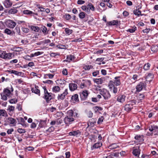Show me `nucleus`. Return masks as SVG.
Returning <instances> with one entry per match:
<instances>
[{
  "instance_id": "f257e3e1",
  "label": "nucleus",
  "mask_w": 158,
  "mask_h": 158,
  "mask_svg": "<svg viewBox=\"0 0 158 158\" xmlns=\"http://www.w3.org/2000/svg\"><path fill=\"white\" fill-rule=\"evenodd\" d=\"M12 95V93L7 88L4 89L3 94H1L2 98L4 100H7V97L10 98Z\"/></svg>"
},
{
  "instance_id": "f03ea898",
  "label": "nucleus",
  "mask_w": 158,
  "mask_h": 158,
  "mask_svg": "<svg viewBox=\"0 0 158 158\" xmlns=\"http://www.w3.org/2000/svg\"><path fill=\"white\" fill-rule=\"evenodd\" d=\"M69 113L70 114L67 116L64 119V121L66 124H68L74 120V118H73V111L70 110Z\"/></svg>"
},
{
  "instance_id": "7ed1b4c3",
  "label": "nucleus",
  "mask_w": 158,
  "mask_h": 158,
  "mask_svg": "<svg viewBox=\"0 0 158 158\" xmlns=\"http://www.w3.org/2000/svg\"><path fill=\"white\" fill-rule=\"evenodd\" d=\"M43 88L44 90V98L46 100L47 102H48L52 98V94L51 93L48 92L45 86L43 87Z\"/></svg>"
},
{
  "instance_id": "20e7f679",
  "label": "nucleus",
  "mask_w": 158,
  "mask_h": 158,
  "mask_svg": "<svg viewBox=\"0 0 158 158\" xmlns=\"http://www.w3.org/2000/svg\"><path fill=\"white\" fill-rule=\"evenodd\" d=\"M148 129L152 134L154 133L155 135H158V126L154 124H150L148 126Z\"/></svg>"
},
{
  "instance_id": "39448f33",
  "label": "nucleus",
  "mask_w": 158,
  "mask_h": 158,
  "mask_svg": "<svg viewBox=\"0 0 158 158\" xmlns=\"http://www.w3.org/2000/svg\"><path fill=\"white\" fill-rule=\"evenodd\" d=\"M100 94L103 96L105 99H108L110 97L109 92L105 89L101 90Z\"/></svg>"
},
{
  "instance_id": "423d86ee",
  "label": "nucleus",
  "mask_w": 158,
  "mask_h": 158,
  "mask_svg": "<svg viewBox=\"0 0 158 158\" xmlns=\"http://www.w3.org/2000/svg\"><path fill=\"white\" fill-rule=\"evenodd\" d=\"M5 24L7 27L10 28H13L15 27L16 23L11 20L8 19L6 21Z\"/></svg>"
},
{
  "instance_id": "0eeeda50",
  "label": "nucleus",
  "mask_w": 158,
  "mask_h": 158,
  "mask_svg": "<svg viewBox=\"0 0 158 158\" xmlns=\"http://www.w3.org/2000/svg\"><path fill=\"white\" fill-rule=\"evenodd\" d=\"M146 84L143 82H140L136 86V91L137 92L140 91L143 88H145Z\"/></svg>"
},
{
  "instance_id": "6e6552de",
  "label": "nucleus",
  "mask_w": 158,
  "mask_h": 158,
  "mask_svg": "<svg viewBox=\"0 0 158 158\" xmlns=\"http://www.w3.org/2000/svg\"><path fill=\"white\" fill-rule=\"evenodd\" d=\"M12 54L11 53H7L3 51L0 54V57L3 59H10Z\"/></svg>"
},
{
  "instance_id": "1a4fd4ad",
  "label": "nucleus",
  "mask_w": 158,
  "mask_h": 158,
  "mask_svg": "<svg viewBox=\"0 0 158 158\" xmlns=\"http://www.w3.org/2000/svg\"><path fill=\"white\" fill-rule=\"evenodd\" d=\"M68 94V89H66L62 94H58L57 96V99L58 100H63L65 98V96Z\"/></svg>"
},
{
  "instance_id": "9d476101",
  "label": "nucleus",
  "mask_w": 158,
  "mask_h": 158,
  "mask_svg": "<svg viewBox=\"0 0 158 158\" xmlns=\"http://www.w3.org/2000/svg\"><path fill=\"white\" fill-rule=\"evenodd\" d=\"M81 134V132L78 130L76 131H73L69 133V135L70 136H76V137L79 136Z\"/></svg>"
},
{
  "instance_id": "9b49d317",
  "label": "nucleus",
  "mask_w": 158,
  "mask_h": 158,
  "mask_svg": "<svg viewBox=\"0 0 158 158\" xmlns=\"http://www.w3.org/2000/svg\"><path fill=\"white\" fill-rule=\"evenodd\" d=\"M7 122L10 124H12L14 126H15L16 121L15 119L11 117H9L7 119Z\"/></svg>"
},
{
  "instance_id": "f8f14e48",
  "label": "nucleus",
  "mask_w": 158,
  "mask_h": 158,
  "mask_svg": "<svg viewBox=\"0 0 158 158\" xmlns=\"http://www.w3.org/2000/svg\"><path fill=\"white\" fill-rule=\"evenodd\" d=\"M120 77H114V80L113 81V82L116 86L119 85L121 84L120 80L119 78Z\"/></svg>"
},
{
  "instance_id": "ddd939ff",
  "label": "nucleus",
  "mask_w": 158,
  "mask_h": 158,
  "mask_svg": "<svg viewBox=\"0 0 158 158\" xmlns=\"http://www.w3.org/2000/svg\"><path fill=\"white\" fill-rule=\"evenodd\" d=\"M89 93L86 90H83L81 94H80V96L81 98L84 99L86 98L88 96Z\"/></svg>"
},
{
  "instance_id": "4468645a",
  "label": "nucleus",
  "mask_w": 158,
  "mask_h": 158,
  "mask_svg": "<svg viewBox=\"0 0 158 158\" xmlns=\"http://www.w3.org/2000/svg\"><path fill=\"white\" fill-rule=\"evenodd\" d=\"M134 149L132 152L133 154L135 156H139V147H136L134 148Z\"/></svg>"
},
{
  "instance_id": "2eb2a0df",
  "label": "nucleus",
  "mask_w": 158,
  "mask_h": 158,
  "mask_svg": "<svg viewBox=\"0 0 158 158\" xmlns=\"http://www.w3.org/2000/svg\"><path fill=\"white\" fill-rule=\"evenodd\" d=\"M69 87L70 90L71 91H73L77 89V85L73 83L69 84Z\"/></svg>"
},
{
  "instance_id": "dca6fc26",
  "label": "nucleus",
  "mask_w": 158,
  "mask_h": 158,
  "mask_svg": "<svg viewBox=\"0 0 158 158\" xmlns=\"http://www.w3.org/2000/svg\"><path fill=\"white\" fill-rule=\"evenodd\" d=\"M4 33L12 36H14L15 35V33L13 31H11L8 28H6L5 30Z\"/></svg>"
},
{
  "instance_id": "f3484780",
  "label": "nucleus",
  "mask_w": 158,
  "mask_h": 158,
  "mask_svg": "<svg viewBox=\"0 0 158 158\" xmlns=\"http://www.w3.org/2000/svg\"><path fill=\"white\" fill-rule=\"evenodd\" d=\"M126 96L123 95H121L118 97L117 101L121 103H123L125 101Z\"/></svg>"
},
{
  "instance_id": "a211bd4d",
  "label": "nucleus",
  "mask_w": 158,
  "mask_h": 158,
  "mask_svg": "<svg viewBox=\"0 0 158 158\" xmlns=\"http://www.w3.org/2000/svg\"><path fill=\"white\" fill-rule=\"evenodd\" d=\"M71 100L74 103L78 102L79 101V99L78 94H75L73 95L71 98Z\"/></svg>"
},
{
  "instance_id": "6ab92c4d",
  "label": "nucleus",
  "mask_w": 158,
  "mask_h": 158,
  "mask_svg": "<svg viewBox=\"0 0 158 158\" xmlns=\"http://www.w3.org/2000/svg\"><path fill=\"white\" fill-rule=\"evenodd\" d=\"M154 77V75L152 73H149L147 76L146 79L147 81H152Z\"/></svg>"
},
{
  "instance_id": "aec40b11",
  "label": "nucleus",
  "mask_w": 158,
  "mask_h": 158,
  "mask_svg": "<svg viewBox=\"0 0 158 158\" xmlns=\"http://www.w3.org/2000/svg\"><path fill=\"white\" fill-rule=\"evenodd\" d=\"M96 119L92 118L89 120L88 123V126L93 127L94 126V124L96 123Z\"/></svg>"
},
{
  "instance_id": "412c9836",
  "label": "nucleus",
  "mask_w": 158,
  "mask_h": 158,
  "mask_svg": "<svg viewBox=\"0 0 158 158\" xmlns=\"http://www.w3.org/2000/svg\"><path fill=\"white\" fill-rule=\"evenodd\" d=\"M38 87L37 86H35L34 88H33L31 89V91L32 92L34 93H35L38 94L39 96L40 95V90L38 89Z\"/></svg>"
},
{
  "instance_id": "4be33fe9",
  "label": "nucleus",
  "mask_w": 158,
  "mask_h": 158,
  "mask_svg": "<svg viewBox=\"0 0 158 158\" xmlns=\"http://www.w3.org/2000/svg\"><path fill=\"white\" fill-rule=\"evenodd\" d=\"M133 106L132 104H126L125 106V110L127 111H129L131 110L132 108H133Z\"/></svg>"
},
{
  "instance_id": "5701e85b",
  "label": "nucleus",
  "mask_w": 158,
  "mask_h": 158,
  "mask_svg": "<svg viewBox=\"0 0 158 158\" xmlns=\"http://www.w3.org/2000/svg\"><path fill=\"white\" fill-rule=\"evenodd\" d=\"M4 4L6 8H9L12 5V3L10 0H5Z\"/></svg>"
},
{
  "instance_id": "b1692460",
  "label": "nucleus",
  "mask_w": 158,
  "mask_h": 158,
  "mask_svg": "<svg viewBox=\"0 0 158 158\" xmlns=\"http://www.w3.org/2000/svg\"><path fill=\"white\" fill-rule=\"evenodd\" d=\"M75 59L74 56L72 55H68L67 56V59L65 61L69 62L71 61L72 60Z\"/></svg>"
},
{
  "instance_id": "393cba45",
  "label": "nucleus",
  "mask_w": 158,
  "mask_h": 158,
  "mask_svg": "<svg viewBox=\"0 0 158 158\" xmlns=\"http://www.w3.org/2000/svg\"><path fill=\"white\" fill-rule=\"evenodd\" d=\"M18 10L15 8H11L8 11V13L11 14H14L17 13Z\"/></svg>"
},
{
  "instance_id": "a878e982",
  "label": "nucleus",
  "mask_w": 158,
  "mask_h": 158,
  "mask_svg": "<svg viewBox=\"0 0 158 158\" xmlns=\"http://www.w3.org/2000/svg\"><path fill=\"white\" fill-rule=\"evenodd\" d=\"M1 116H7V113L5 110L0 109V118H1Z\"/></svg>"
},
{
  "instance_id": "bb28decb",
  "label": "nucleus",
  "mask_w": 158,
  "mask_h": 158,
  "mask_svg": "<svg viewBox=\"0 0 158 158\" xmlns=\"http://www.w3.org/2000/svg\"><path fill=\"white\" fill-rule=\"evenodd\" d=\"M60 89L58 86H55L52 88V91L54 93H57L60 91Z\"/></svg>"
},
{
  "instance_id": "cd10ccee",
  "label": "nucleus",
  "mask_w": 158,
  "mask_h": 158,
  "mask_svg": "<svg viewBox=\"0 0 158 158\" xmlns=\"http://www.w3.org/2000/svg\"><path fill=\"white\" fill-rule=\"evenodd\" d=\"M115 85L113 82V81H110L108 84V87L111 91L112 90V89L115 87Z\"/></svg>"
},
{
  "instance_id": "c85d7f7f",
  "label": "nucleus",
  "mask_w": 158,
  "mask_h": 158,
  "mask_svg": "<svg viewBox=\"0 0 158 158\" xmlns=\"http://www.w3.org/2000/svg\"><path fill=\"white\" fill-rule=\"evenodd\" d=\"M133 12L135 15H137L138 16L140 15L141 16H142L143 15V14H141V11L138 10L136 9L134 10Z\"/></svg>"
},
{
  "instance_id": "c756f323",
  "label": "nucleus",
  "mask_w": 158,
  "mask_h": 158,
  "mask_svg": "<svg viewBox=\"0 0 158 158\" xmlns=\"http://www.w3.org/2000/svg\"><path fill=\"white\" fill-rule=\"evenodd\" d=\"M23 13L24 14L27 15H31L32 14H35V13L32 11L28 10H24L23 11Z\"/></svg>"
},
{
  "instance_id": "7c9ffc66",
  "label": "nucleus",
  "mask_w": 158,
  "mask_h": 158,
  "mask_svg": "<svg viewBox=\"0 0 158 158\" xmlns=\"http://www.w3.org/2000/svg\"><path fill=\"white\" fill-rule=\"evenodd\" d=\"M118 20H113L112 21H110L108 22V24L109 25H115L118 24Z\"/></svg>"
},
{
  "instance_id": "2f4dec72",
  "label": "nucleus",
  "mask_w": 158,
  "mask_h": 158,
  "mask_svg": "<svg viewBox=\"0 0 158 158\" xmlns=\"http://www.w3.org/2000/svg\"><path fill=\"white\" fill-rule=\"evenodd\" d=\"M81 8L82 10L86 12L88 14L90 12V9L88 8L87 6H82Z\"/></svg>"
},
{
  "instance_id": "473e14b6",
  "label": "nucleus",
  "mask_w": 158,
  "mask_h": 158,
  "mask_svg": "<svg viewBox=\"0 0 158 158\" xmlns=\"http://www.w3.org/2000/svg\"><path fill=\"white\" fill-rule=\"evenodd\" d=\"M46 124V122L45 121H43L41 120L40 123H39V126L41 127H45Z\"/></svg>"
},
{
  "instance_id": "72a5a7b5",
  "label": "nucleus",
  "mask_w": 158,
  "mask_h": 158,
  "mask_svg": "<svg viewBox=\"0 0 158 158\" xmlns=\"http://www.w3.org/2000/svg\"><path fill=\"white\" fill-rule=\"evenodd\" d=\"M118 146L116 143H114L111 144L109 146L108 148L110 149H113L117 148Z\"/></svg>"
},
{
  "instance_id": "f704fd0d",
  "label": "nucleus",
  "mask_w": 158,
  "mask_h": 158,
  "mask_svg": "<svg viewBox=\"0 0 158 158\" xmlns=\"http://www.w3.org/2000/svg\"><path fill=\"white\" fill-rule=\"evenodd\" d=\"M102 145V144L100 142H98L95 143L93 145V148H98L99 147H100Z\"/></svg>"
},
{
  "instance_id": "c9c22d12",
  "label": "nucleus",
  "mask_w": 158,
  "mask_h": 158,
  "mask_svg": "<svg viewBox=\"0 0 158 158\" xmlns=\"http://www.w3.org/2000/svg\"><path fill=\"white\" fill-rule=\"evenodd\" d=\"M31 29L32 30L35 32H38L40 30V28L38 27L34 26H31Z\"/></svg>"
},
{
  "instance_id": "e433bc0d",
  "label": "nucleus",
  "mask_w": 158,
  "mask_h": 158,
  "mask_svg": "<svg viewBox=\"0 0 158 158\" xmlns=\"http://www.w3.org/2000/svg\"><path fill=\"white\" fill-rule=\"evenodd\" d=\"M151 64L149 63L145 64L144 65L143 69L145 70H148L149 69Z\"/></svg>"
},
{
  "instance_id": "4c0bfd02",
  "label": "nucleus",
  "mask_w": 158,
  "mask_h": 158,
  "mask_svg": "<svg viewBox=\"0 0 158 158\" xmlns=\"http://www.w3.org/2000/svg\"><path fill=\"white\" fill-rule=\"evenodd\" d=\"M65 31L68 35H70L73 32V30H72L69 29L68 28H65Z\"/></svg>"
},
{
  "instance_id": "58836bf2",
  "label": "nucleus",
  "mask_w": 158,
  "mask_h": 158,
  "mask_svg": "<svg viewBox=\"0 0 158 158\" xmlns=\"http://www.w3.org/2000/svg\"><path fill=\"white\" fill-rule=\"evenodd\" d=\"M84 69L86 70H89L90 69L93 68V67L91 65H85L83 67Z\"/></svg>"
},
{
  "instance_id": "ea45409f",
  "label": "nucleus",
  "mask_w": 158,
  "mask_h": 158,
  "mask_svg": "<svg viewBox=\"0 0 158 158\" xmlns=\"http://www.w3.org/2000/svg\"><path fill=\"white\" fill-rule=\"evenodd\" d=\"M18 122L19 123L22 124L25 122L24 119L22 117H19L17 118Z\"/></svg>"
},
{
  "instance_id": "a19ab883",
  "label": "nucleus",
  "mask_w": 158,
  "mask_h": 158,
  "mask_svg": "<svg viewBox=\"0 0 158 158\" xmlns=\"http://www.w3.org/2000/svg\"><path fill=\"white\" fill-rule=\"evenodd\" d=\"M87 6L89 9L93 11H94V6L92 5V4L91 3H89V4L87 5Z\"/></svg>"
},
{
  "instance_id": "79ce46f5",
  "label": "nucleus",
  "mask_w": 158,
  "mask_h": 158,
  "mask_svg": "<svg viewBox=\"0 0 158 158\" xmlns=\"http://www.w3.org/2000/svg\"><path fill=\"white\" fill-rule=\"evenodd\" d=\"M136 30V27H134L131 28H130L127 30V31H129L130 33H133Z\"/></svg>"
},
{
  "instance_id": "37998d69",
  "label": "nucleus",
  "mask_w": 158,
  "mask_h": 158,
  "mask_svg": "<svg viewBox=\"0 0 158 158\" xmlns=\"http://www.w3.org/2000/svg\"><path fill=\"white\" fill-rule=\"evenodd\" d=\"M85 14L84 12H81L79 14V16L80 18L82 19L85 17Z\"/></svg>"
},
{
  "instance_id": "c03bdc74",
  "label": "nucleus",
  "mask_w": 158,
  "mask_h": 158,
  "mask_svg": "<svg viewBox=\"0 0 158 158\" xmlns=\"http://www.w3.org/2000/svg\"><path fill=\"white\" fill-rule=\"evenodd\" d=\"M84 83L86 85V87L90 86L91 84V82L89 80L86 81Z\"/></svg>"
},
{
  "instance_id": "a18cd8bd",
  "label": "nucleus",
  "mask_w": 158,
  "mask_h": 158,
  "mask_svg": "<svg viewBox=\"0 0 158 158\" xmlns=\"http://www.w3.org/2000/svg\"><path fill=\"white\" fill-rule=\"evenodd\" d=\"M56 47L59 49H65V46L62 44H59L56 45Z\"/></svg>"
},
{
  "instance_id": "49530a36",
  "label": "nucleus",
  "mask_w": 158,
  "mask_h": 158,
  "mask_svg": "<svg viewBox=\"0 0 158 158\" xmlns=\"http://www.w3.org/2000/svg\"><path fill=\"white\" fill-rule=\"evenodd\" d=\"M17 131L20 133H25L26 132L25 130L24 129L19 128Z\"/></svg>"
},
{
  "instance_id": "de8ad7c7",
  "label": "nucleus",
  "mask_w": 158,
  "mask_h": 158,
  "mask_svg": "<svg viewBox=\"0 0 158 158\" xmlns=\"http://www.w3.org/2000/svg\"><path fill=\"white\" fill-rule=\"evenodd\" d=\"M8 109L10 112L11 111H13L15 110V107L12 106H8Z\"/></svg>"
},
{
  "instance_id": "09e8293b",
  "label": "nucleus",
  "mask_w": 158,
  "mask_h": 158,
  "mask_svg": "<svg viewBox=\"0 0 158 158\" xmlns=\"http://www.w3.org/2000/svg\"><path fill=\"white\" fill-rule=\"evenodd\" d=\"M103 119H104V118L102 116L100 118L98 119V124H101L102 122Z\"/></svg>"
},
{
  "instance_id": "8fccbe9b",
  "label": "nucleus",
  "mask_w": 158,
  "mask_h": 158,
  "mask_svg": "<svg viewBox=\"0 0 158 158\" xmlns=\"http://www.w3.org/2000/svg\"><path fill=\"white\" fill-rule=\"evenodd\" d=\"M22 30L25 33H27L29 32V30L27 28H22Z\"/></svg>"
},
{
  "instance_id": "3c124183",
  "label": "nucleus",
  "mask_w": 158,
  "mask_h": 158,
  "mask_svg": "<svg viewBox=\"0 0 158 158\" xmlns=\"http://www.w3.org/2000/svg\"><path fill=\"white\" fill-rule=\"evenodd\" d=\"M93 109L95 112H97L99 110H102V108L100 107L95 106L93 108Z\"/></svg>"
},
{
  "instance_id": "603ef678",
  "label": "nucleus",
  "mask_w": 158,
  "mask_h": 158,
  "mask_svg": "<svg viewBox=\"0 0 158 158\" xmlns=\"http://www.w3.org/2000/svg\"><path fill=\"white\" fill-rule=\"evenodd\" d=\"M47 28L44 26L42 27V32L43 33H48L47 31Z\"/></svg>"
},
{
  "instance_id": "864d4df0",
  "label": "nucleus",
  "mask_w": 158,
  "mask_h": 158,
  "mask_svg": "<svg viewBox=\"0 0 158 158\" xmlns=\"http://www.w3.org/2000/svg\"><path fill=\"white\" fill-rule=\"evenodd\" d=\"M43 82L44 83H48V84H51L53 83V82L52 81L49 80H46L45 81H43Z\"/></svg>"
},
{
  "instance_id": "5fc2aeb1",
  "label": "nucleus",
  "mask_w": 158,
  "mask_h": 158,
  "mask_svg": "<svg viewBox=\"0 0 158 158\" xmlns=\"http://www.w3.org/2000/svg\"><path fill=\"white\" fill-rule=\"evenodd\" d=\"M104 79L103 78H101L97 79V82L98 84H101L103 82V81L104 80Z\"/></svg>"
},
{
  "instance_id": "6e6d98bb",
  "label": "nucleus",
  "mask_w": 158,
  "mask_h": 158,
  "mask_svg": "<svg viewBox=\"0 0 158 158\" xmlns=\"http://www.w3.org/2000/svg\"><path fill=\"white\" fill-rule=\"evenodd\" d=\"M112 91L114 93L116 94L117 92L118 91L117 88L115 86L112 89Z\"/></svg>"
},
{
  "instance_id": "4d7b16f0",
  "label": "nucleus",
  "mask_w": 158,
  "mask_h": 158,
  "mask_svg": "<svg viewBox=\"0 0 158 158\" xmlns=\"http://www.w3.org/2000/svg\"><path fill=\"white\" fill-rule=\"evenodd\" d=\"M14 131L13 128H10L7 131V133L8 134H10L12 133V132Z\"/></svg>"
},
{
  "instance_id": "13d9d810",
  "label": "nucleus",
  "mask_w": 158,
  "mask_h": 158,
  "mask_svg": "<svg viewBox=\"0 0 158 158\" xmlns=\"http://www.w3.org/2000/svg\"><path fill=\"white\" fill-rule=\"evenodd\" d=\"M99 73V71L98 70H97L96 71L94 72L93 73V76L95 77L97 76V75H98Z\"/></svg>"
},
{
  "instance_id": "bf43d9fd",
  "label": "nucleus",
  "mask_w": 158,
  "mask_h": 158,
  "mask_svg": "<svg viewBox=\"0 0 158 158\" xmlns=\"http://www.w3.org/2000/svg\"><path fill=\"white\" fill-rule=\"evenodd\" d=\"M9 102L11 103H15L17 102V100L15 99H11L9 101Z\"/></svg>"
},
{
  "instance_id": "052dcab7",
  "label": "nucleus",
  "mask_w": 158,
  "mask_h": 158,
  "mask_svg": "<svg viewBox=\"0 0 158 158\" xmlns=\"http://www.w3.org/2000/svg\"><path fill=\"white\" fill-rule=\"evenodd\" d=\"M85 2L84 1L82 0H78L77 2V3L78 4L81 5L84 3Z\"/></svg>"
},
{
  "instance_id": "680f3d73",
  "label": "nucleus",
  "mask_w": 158,
  "mask_h": 158,
  "mask_svg": "<svg viewBox=\"0 0 158 158\" xmlns=\"http://www.w3.org/2000/svg\"><path fill=\"white\" fill-rule=\"evenodd\" d=\"M71 16L69 14H66L65 15V18L67 20H69L70 19Z\"/></svg>"
},
{
  "instance_id": "e2e57ef3",
  "label": "nucleus",
  "mask_w": 158,
  "mask_h": 158,
  "mask_svg": "<svg viewBox=\"0 0 158 158\" xmlns=\"http://www.w3.org/2000/svg\"><path fill=\"white\" fill-rule=\"evenodd\" d=\"M88 115L89 117L91 118L93 115V113L91 111H89L88 113Z\"/></svg>"
},
{
  "instance_id": "0e129e2a",
  "label": "nucleus",
  "mask_w": 158,
  "mask_h": 158,
  "mask_svg": "<svg viewBox=\"0 0 158 158\" xmlns=\"http://www.w3.org/2000/svg\"><path fill=\"white\" fill-rule=\"evenodd\" d=\"M17 108L19 110L21 111L22 110V106L20 104H18L17 105Z\"/></svg>"
},
{
  "instance_id": "69168bd1",
  "label": "nucleus",
  "mask_w": 158,
  "mask_h": 158,
  "mask_svg": "<svg viewBox=\"0 0 158 158\" xmlns=\"http://www.w3.org/2000/svg\"><path fill=\"white\" fill-rule=\"evenodd\" d=\"M62 120L60 119H57L56 121V124L57 125H58L59 124H60L62 123Z\"/></svg>"
},
{
  "instance_id": "338daca9",
  "label": "nucleus",
  "mask_w": 158,
  "mask_h": 158,
  "mask_svg": "<svg viewBox=\"0 0 158 158\" xmlns=\"http://www.w3.org/2000/svg\"><path fill=\"white\" fill-rule=\"evenodd\" d=\"M54 130V128L53 127H49L48 130H46V131H49V132H51L53 131Z\"/></svg>"
},
{
  "instance_id": "774afa93",
  "label": "nucleus",
  "mask_w": 158,
  "mask_h": 158,
  "mask_svg": "<svg viewBox=\"0 0 158 158\" xmlns=\"http://www.w3.org/2000/svg\"><path fill=\"white\" fill-rule=\"evenodd\" d=\"M24 58L26 60H31V57L28 55H26L24 56Z\"/></svg>"
}]
</instances>
